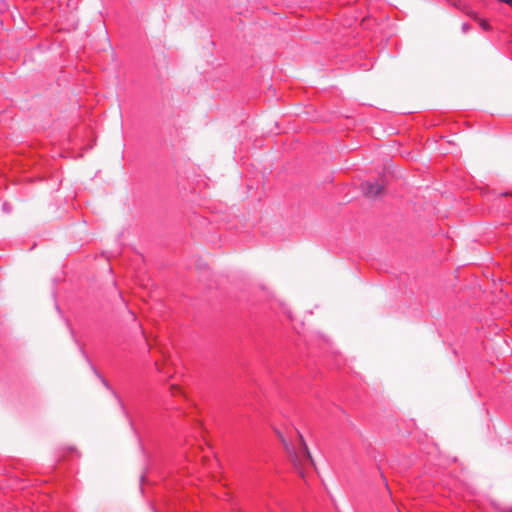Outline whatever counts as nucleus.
I'll list each match as a JSON object with an SVG mask.
<instances>
[{
	"instance_id": "f257e3e1",
	"label": "nucleus",
	"mask_w": 512,
	"mask_h": 512,
	"mask_svg": "<svg viewBox=\"0 0 512 512\" xmlns=\"http://www.w3.org/2000/svg\"><path fill=\"white\" fill-rule=\"evenodd\" d=\"M383 188L384 186L380 182L366 181L361 185L364 196L369 199H375L379 197L383 192Z\"/></svg>"
},
{
	"instance_id": "f03ea898",
	"label": "nucleus",
	"mask_w": 512,
	"mask_h": 512,
	"mask_svg": "<svg viewBox=\"0 0 512 512\" xmlns=\"http://www.w3.org/2000/svg\"><path fill=\"white\" fill-rule=\"evenodd\" d=\"M276 435L283 444V447L286 453L288 454L290 460L294 464V466L299 467L301 464V459L296 449L285 439V437L280 431H276Z\"/></svg>"
},
{
	"instance_id": "7ed1b4c3",
	"label": "nucleus",
	"mask_w": 512,
	"mask_h": 512,
	"mask_svg": "<svg viewBox=\"0 0 512 512\" xmlns=\"http://www.w3.org/2000/svg\"><path fill=\"white\" fill-rule=\"evenodd\" d=\"M297 436H298V441H299V446H300L301 451L303 452V454L305 455L307 460L310 462V464L315 467L316 466L315 460L308 448V445H307L303 435L299 431H297Z\"/></svg>"
},
{
	"instance_id": "20e7f679",
	"label": "nucleus",
	"mask_w": 512,
	"mask_h": 512,
	"mask_svg": "<svg viewBox=\"0 0 512 512\" xmlns=\"http://www.w3.org/2000/svg\"><path fill=\"white\" fill-rule=\"evenodd\" d=\"M68 5L73 9V10H78V4L77 3H74V0H70Z\"/></svg>"
},
{
	"instance_id": "39448f33",
	"label": "nucleus",
	"mask_w": 512,
	"mask_h": 512,
	"mask_svg": "<svg viewBox=\"0 0 512 512\" xmlns=\"http://www.w3.org/2000/svg\"><path fill=\"white\" fill-rule=\"evenodd\" d=\"M171 389L173 390V392H176V390H179V388L177 386H171Z\"/></svg>"
},
{
	"instance_id": "423d86ee",
	"label": "nucleus",
	"mask_w": 512,
	"mask_h": 512,
	"mask_svg": "<svg viewBox=\"0 0 512 512\" xmlns=\"http://www.w3.org/2000/svg\"><path fill=\"white\" fill-rule=\"evenodd\" d=\"M171 389L173 390V392H176V390H179V388L177 386H171Z\"/></svg>"
}]
</instances>
